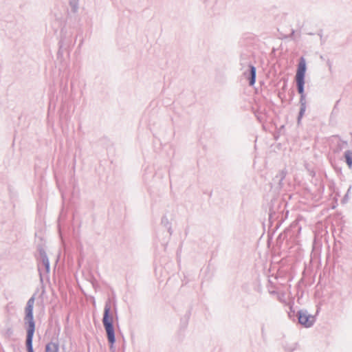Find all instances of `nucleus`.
<instances>
[{"label": "nucleus", "instance_id": "obj_9", "mask_svg": "<svg viewBox=\"0 0 352 352\" xmlns=\"http://www.w3.org/2000/svg\"><path fill=\"white\" fill-rule=\"evenodd\" d=\"M305 111V105L303 104V105H302V108H301V109H300V116H302L303 115V113H304Z\"/></svg>", "mask_w": 352, "mask_h": 352}, {"label": "nucleus", "instance_id": "obj_5", "mask_svg": "<svg viewBox=\"0 0 352 352\" xmlns=\"http://www.w3.org/2000/svg\"><path fill=\"white\" fill-rule=\"evenodd\" d=\"M34 331H30V332H27V339H26V346L28 352H34L32 347V339L34 336Z\"/></svg>", "mask_w": 352, "mask_h": 352}, {"label": "nucleus", "instance_id": "obj_2", "mask_svg": "<svg viewBox=\"0 0 352 352\" xmlns=\"http://www.w3.org/2000/svg\"><path fill=\"white\" fill-rule=\"evenodd\" d=\"M306 72V61L304 58H300L298 65L296 74V81L298 87V93L301 95V98L304 97V84L305 75Z\"/></svg>", "mask_w": 352, "mask_h": 352}, {"label": "nucleus", "instance_id": "obj_6", "mask_svg": "<svg viewBox=\"0 0 352 352\" xmlns=\"http://www.w3.org/2000/svg\"><path fill=\"white\" fill-rule=\"evenodd\" d=\"M59 349L58 344L56 342H50L46 345L45 352H58Z\"/></svg>", "mask_w": 352, "mask_h": 352}, {"label": "nucleus", "instance_id": "obj_3", "mask_svg": "<svg viewBox=\"0 0 352 352\" xmlns=\"http://www.w3.org/2000/svg\"><path fill=\"white\" fill-rule=\"evenodd\" d=\"M34 301L35 298L32 296L28 300L27 306L25 307V320L28 321L29 324L27 332H30V331H34L35 330V324L33 318V307Z\"/></svg>", "mask_w": 352, "mask_h": 352}, {"label": "nucleus", "instance_id": "obj_1", "mask_svg": "<svg viewBox=\"0 0 352 352\" xmlns=\"http://www.w3.org/2000/svg\"><path fill=\"white\" fill-rule=\"evenodd\" d=\"M111 306L107 304L104 307V316L102 323L105 329L107 339L110 344V348L113 349L116 341L114 328L113 326V316L110 315Z\"/></svg>", "mask_w": 352, "mask_h": 352}, {"label": "nucleus", "instance_id": "obj_8", "mask_svg": "<svg viewBox=\"0 0 352 352\" xmlns=\"http://www.w3.org/2000/svg\"><path fill=\"white\" fill-rule=\"evenodd\" d=\"M346 162L348 166L351 168L352 167V151H347L344 153Z\"/></svg>", "mask_w": 352, "mask_h": 352}, {"label": "nucleus", "instance_id": "obj_7", "mask_svg": "<svg viewBox=\"0 0 352 352\" xmlns=\"http://www.w3.org/2000/svg\"><path fill=\"white\" fill-rule=\"evenodd\" d=\"M250 85L252 86L256 81V68L252 65L250 66Z\"/></svg>", "mask_w": 352, "mask_h": 352}, {"label": "nucleus", "instance_id": "obj_4", "mask_svg": "<svg viewBox=\"0 0 352 352\" xmlns=\"http://www.w3.org/2000/svg\"><path fill=\"white\" fill-rule=\"evenodd\" d=\"M298 321L299 322L305 327H311L314 322V316L308 314L305 311L298 312Z\"/></svg>", "mask_w": 352, "mask_h": 352}]
</instances>
